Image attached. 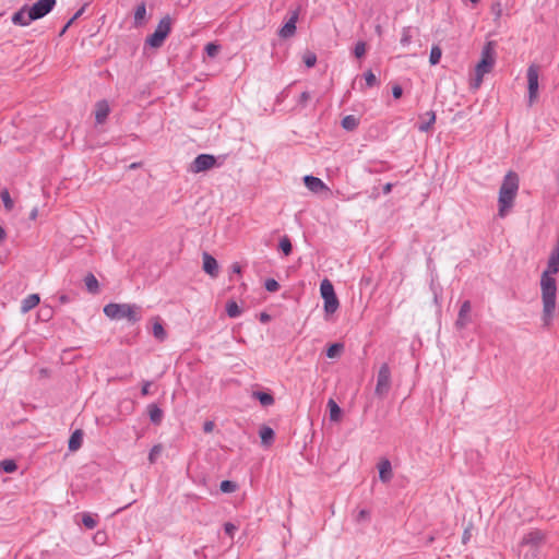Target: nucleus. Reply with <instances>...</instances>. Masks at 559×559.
I'll return each mask as SVG.
<instances>
[{
    "label": "nucleus",
    "mask_w": 559,
    "mask_h": 559,
    "mask_svg": "<svg viewBox=\"0 0 559 559\" xmlns=\"http://www.w3.org/2000/svg\"><path fill=\"white\" fill-rule=\"evenodd\" d=\"M519 175L515 171H508L499 189L498 212L503 217L513 207L515 197L519 190Z\"/></svg>",
    "instance_id": "nucleus-1"
},
{
    "label": "nucleus",
    "mask_w": 559,
    "mask_h": 559,
    "mask_svg": "<svg viewBox=\"0 0 559 559\" xmlns=\"http://www.w3.org/2000/svg\"><path fill=\"white\" fill-rule=\"evenodd\" d=\"M104 314L111 320L126 319L129 323L134 324L142 320V307L136 304H107Z\"/></svg>",
    "instance_id": "nucleus-2"
},
{
    "label": "nucleus",
    "mask_w": 559,
    "mask_h": 559,
    "mask_svg": "<svg viewBox=\"0 0 559 559\" xmlns=\"http://www.w3.org/2000/svg\"><path fill=\"white\" fill-rule=\"evenodd\" d=\"M173 20L169 15H165L158 22L153 34L146 37L145 44L152 48H159L163 46L165 39L171 32Z\"/></svg>",
    "instance_id": "nucleus-3"
},
{
    "label": "nucleus",
    "mask_w": 559,
    "mask_h": 559,
    "mask_svg": "<svg viewBox=\"0 0 559 559\" xmlns=\"http://www.w3.org/2000/svg\"><path fill=\"white\" fill-rule=\"evenodd\" d=\"M321 297L324 301L323 308L326 314H333L340 307L338 298L335 294L333 284L324 278L320 285Z\"/></svg>",
    "instance_id": "nucleus-4"
},
{
    "label": "nucleus",
    "mask_w": 559,
    "mask_h": 559,
    "mask_svg": "<svg viewBox=\"0 0 559 559\" xmlns=\"http://www.w3.org/2000/svg\"><path fill=\"white\" fill-rule=\"evenodd\" d=\"M495 60V41H487L483 47L481 57L479 62L476 64L475 72H479L480 75L489 73L493 68Z\"/></svg>",
    "instance_id": "nucleus-5"
},
{
    "label": "nucleus",
    "mask_w": 559,
    "mask_h": 559,
    "mask_svg": "<svg viewBox=\"0 0 559 559\" xmlns=\"http://www.w3.org/2000/svg\"><path fill=\"white\" fill-rule=\"evenodd\" d=\"M391 389V369L386 362H383L378 371L374 394L378 397H384Z\"/></svg>",
    "instance_id": "nucleus-6"
},
{
    "label": "nucleus",
    "mask_w": 559,
    "mask_h": 559,
    "mask_svg": "<svg viewBox=\"0 0 559 559\" xmlns=\"http://www.w3.org/2000/svg\"><path fill=\"white\" fill-rule=\"evenodd\" d=\"M217 158L211 154H200L191 163L189 170L193 174L206 171L215 166H219Z\"/></svg>",
    "instance_id": "nucleus-7"
},
{
    "label": "nucleus",
    "mask_w": 559,
    "mask_h": 559,
    "mask_svg": "<svg viewBox=\"0 0 559 559\" xmlns=\"http://www.w3.org/2000/svg\"><path fill=\"white\" fill-rule=\"evenodd\" d=\"M57 4V0H38L28 7L29 20H39L50 13Z\"/></svg>",
    "instance_id": "nucleus-8"
},
{
    "label": "nucleus",
    "mask_w": 559,
    "mask_h": 559,
    "mask_svg": "<svg viewBox=\"0 0 559 559\" xmlns=\"http://www.w3.org/2000/svg\"><path fill=\"white\" fill-rule=\"evenodd\" d=\"M527 90H528V106H532L538 98V67L531 64L526 72Z\"/></svg>",
    "instance_id": "nucleus-9"
},
{
    "label": "nucleus",
    "mask_w": 559,
    "mask_h": 559,
    "mask_svg": "<svg viewBox=\"0 0 559 559\" xmlns=\"http://www.w3.org/2000/svg\"><path fill=\"white\" fill-rule=\"evenodd\" d=\"M544 540L545 534L539 530H534L523 536L521 546H531L533 548V555H535V550L544 543Z\"/></svg>",
    "instance_id": "nucleus-10"
},
{
    "label": "nucleus",
    "mask_w": 559,
    "mask_h": 559,
    "mask_svg": "<svg viewBox=\"0 0 559 559\" xmlns=\"http://www.w3.org/2000/svg\"><path fill=\"white\" fill-rule=\"evenodd\" d=\"M471 310H472L471 301L469 300L463 301L460 307V310H459L457 319L455 321V326L459 330L464 329L471 322V318H469Z\"/></svg>",
    "instance_id": "nucleus-11"
},
{
    "label": "nucleus",
    "mask_w": 559,
    "mask_h": 559,
    "mask_svg": "<svg viewBox=\"0 0 559 559\" xmlns=\"http://www.w3.org/2000/svg\"><path fill=\"white\" fill-rule=\"evenodd\" d=\"M202 259L204 272L212 277H217L219 269L216 259L207 252H203Z\"/></svg>",
    "instance_id": "nucleus-12"
},
{
    "label": "nucleus",
    "mask_w": 559,
    "mask_h": 559,
    "mask_svg": "<svg viewBox=\"0 0 559 559\" xmlns=\"http://www.w3.org/2000/svg\"><path fill=\"white\" fill-rule=\"evenodd\" d=\"M11 21L13 24L20 26H27L31 22H33L34 20H29L28 5L25 4L19 11H16L12 15Z\"/></svg>",
    "instance_id": "nucleus-13"
},
{
    "label": "nucleus",
    "mask_w": 559,
    "mask_h": 559,
    "mask_svg": "<svg viewBox=\"0 0 559 559\" xmlns=\"http://www.w3.org/2000/svg\"><path fill=\"white\" fill-rule=\"evenodd\" d=\"M110 108L106 100H99L95 105V120L97 124H103L108 115H109Z\"/></svg>",
    "instance_id": "nucleus-14"
},
{
    "label": "nucleus",
    "mask_w": 559,
    "mask_h": 559,
    "mask_svg": "<svg viewBox=\"0 0 559 559\" xmlns=\"http://www.w3.org/2000/svg\"><path fill=\"white\" fill-rule=\"evenodd\" d=\"M379 478L382 483H389L393 477L392 465L388 459H383L378 464Z\"/></svg>",
    "instance_id": "nucleus-15"
},
{
    "label": "nucleus",
    "mask_w": 559,
    "mask_h": 559,
    "mask_svg": "<svg viewBox=\"0 0 559 559\" xmlns=\"http://www.w3.org/2000/svg\"><path fill=\"white\" fill-rule=\"evenodd\" d=\"M297 14L295 13L278 31V35L283 38L293 36L296 32Z\"/></svg>",
    "instance_id": "nucleus-16"
},
{
    "label": "nucleus",
    "mask_w": 559,
    "mask_h": 559,
    "mask_svg": "<svg viewBox=\"0 0 559 559\" xmlns=\"http://www.w3.org/2000/svg\"><path fill=\"white\" fill-rule=\"evenodd\" d=\"M305 186L312 192H319L325 188V185L320 178H317L311 175H307L304 177Z\"/></svg>",
    "instance_id": "nucleus-17"
},
{
    "label": "nucleus",
    "mask_w": 559,
    "mask_h": 559,
    "mask_svg": "<svg viewBox=\"0 0 559 559\" xmlns=\"http://www.w3.org/2000/svg\"><path fill=\"white\" fill-rule=\"evenodd\" d=\"M147 413L150 416V420L153 425H160L164 418V412L158 407L157 404L152 403L147 406Z\"/></svg>",
    "instance_id": "nucleus-18"
},
{
    "label": "nucleus",
    "mask_w": 559,
    "mask_h": 559,
    "mask_svg": "<svg viewBox=\"0 0 559 559\" xmlns=\"http://www.w3.org/2000/svg\"><path fill=\"white\" fill-rule=\"evenodd\" d=\"M40 301L38 294H31L25 297L21 302V312L26 313L35 308Z\"/></svg>",
    "instance_id": "nucleus-19"
},
{
    "label": "nucleus",
    "mask_w": 559,
    "mask_h": 559,
    "mask_svg": "<svg viewBox=\"0 0 559 559\" xmlns=\"http://www.w3.org/2000/svg\"><path fill=\"white\" fill-rule=\"evenodd\" d=\"M423 118H426V120L418 124V130L420 132H428L436 122V112L433 110H429L425 115L420 116V119Z\"/></svg>",
    "instance_id": "nucleus-20"
},
{
    "label": "nucleus",
    "mask_w": 559,
    "mask_h": 559,
    "mask_svg": "<svg viewBox=\"0 0 559 559\" xmlns=\"http://www.w3.org/2000/svg\"><path fill=\"white\" fill-rule=\"evenodd\" d=\"M146 16V4L144 1L139 3L134 11V26L139 27L144 24Z\"/></svg>",
    "instance_id": "nucleus-21"
},
{
    "label": "nucleus",
    "mask_w": 559,
    "mask_h": 559,
    "mask_svg": "<svg viewBox=\"0 0 559 559\" xmlns=\"http://www.w3.org/2000/svg\"><path fill=\"white\" fill-rule=\"evenodd\" d=\"M83 441V432L82 430H75L69 439L68 448L70 451H76L81 448Z\"/></svg>",
    "instance_id": "nucleus-22"
},
{
    "label": "nucleus",
    "mask_w": 559,
    "mask_h": 559,
    "mask_svg": "<svg viewBox=\"0 0 559 559\" xmlns=\"http://www.w3.org/2000/svg\"><path fill=\"white\" fill-rule=\"evenodd\" d=\"M253 397L257 399L260 402V404L264 407L271 406L275 402L273 395L264 391H254Z\"/></svg>",
    "instance_id": "nucleus-23"
},
{
    "label": "nucleus",
    "mask_w": 559,
    "mask_h": 559,
    "mask_svg": "<svg viewBox=\"0 0 559 559\" xmlns=\"http://www.w3.org/2000/svg\"><path fill=\"white\" fill-rule=\"evenodd\" d=\"M84 284L86 286V289L91 294H98L99 293V284L97 278L93 273H87L84 277Z\"/></svg>",
    "instance_id": "nucleus-24"
},
{
    "label": "nucleus",
    "mask_w": 559,
    "mask_h": 559,
    "mask_svg": "<svg viewBox=\"0 0 559 559\" xmlns=\"http://www.w3.org/2000/svg\"><path fill=\"white\" fill-rule=\"evenodd\" d=\"M259 435H260L261 442L263 445H270L273 442L274 437H275L274 430L269 426H263L260 429Z\"/></svg>",
    "instance_id": "nucleus-25"
},
{
    "label": "nucleus",
    "mask_w": 559,
    "mask_h": 559,
    "mask_svg": "<svg viewBox=\"0 0 559 559\" xmlns=\"http://www.w3.org/2000/svg\"><path fill=\"white\" fill-rule=\"evenodd\" d=\"M328 407H329V412H330V420L338 421L341 419L342 409L337 405V403L333 399H330L328 402Z\"/></svg>",
    "instance_id": "nucleus-26"
},
{
    "label": "nucleus",
    "mask_w": 559,
    "mask_h": 559,
    "mask_svg": "<svg viewBox=\"0 0 559 559\" xmlns=\"http://www.w3.org/2000/svg\"><path fill=\"white\" fill-rule=\"evenodd\" d=\"M343 129L347 130V131H353L355 130L358 124H359V119L356 118L355 116L353 115H347L345 116L343 119H342V122H341Z\"/></svg>",
    "instance_id": "nucleus-27"
},
{
    "label": "nucleus",
    "mask_w": 559,
    "mask_h": 559,
    "mask_svg": "<svg viewBox=\"0 0 559 559\" xmlns=\"http://www.w3.org/2000/svg\"><path fill=\"white\" fill-rule=\"evenodd\" d=\"M226 313L229 318H237L242 313V310L235 300H228L226 302Z\"/></svg>",
    "instance_id": "nucleus-28"
},
{
    "label": "nucleus",
    "mask_w": 559,
    "mask_h": 559,
    "mask_svg": "<svg viewBox=\"0 0 559 559\" xmlns=\"http://www.w3.org/2000/svg\"><path fill=\"white\" fill-rule=\"evenodd\" d=\"M278 249L285 257H288L292 253L293 245L288 236L285 235L280 239Z\"/></svg>",
    "instance_id": "nucleus-29"
},
{
    "label": "nucleus",
    "mask_w": 559,
    "mask_h": 559,
    "mask_svg": "<svg viewBox=\"0 0 559 559\" xmlns=\"http://www.w3.org/2000/svg\"><path fill=\"white\" fill-rule=\"evenodd\" d=\"M153 335L160 342L167 337V333L157 318L153 324Z\"/></svg>",
    "instance_id": "nucleus-30"
},
{
    "label": "nucleus",
    "mask_w": 559,
    "mask_h": 559,
    "mask_svg": "<svg viewBox=\"0 0 559 559\" xmlns=\"http://www.w3.org/2000/svg\"><path fill=\"white\" fill-rule=\"evenodd\" d=\"M344 349V345L342 343H333L326 349V357L335 358L341 355Z\"/></svg>",
    "instance_id": "nucleus-31"
},
{
    "label": "nucleus",
    "mask_w": 559,
    "mask_h": 559,
    "mask_svg": "<svg viewBox=\"0 0 559 559\" xmlns=\"http://www.w3.org/2000/svg\"><path fill=\"white\" fill-rule=\"evenodd\" d=\"M442 50L438 45H433L430 50L429 62L431 66H436L440 62Z\"/></svg>",
    "instance_id": "nucleus-32"
},
{
    "label": "nucleus",
    "mask_w": 559,
    "mask_h": 559,
    "mask_svg": "<svg viewBox=\"0 0 559 559\" xmlns=\"http://www.w3.org/2000/svg\"><path fill=\"white\" fill-rule=\"evenodd\" d=\"M87 4H84L81 9H79L74 15L66 23V25L62 27V29L59 33V36H63L67 32V29L74 23L75 20H78L85 11Z\"/></svg>",
    "instance_id": "nucleus-33"
},
{
    "label": "nucleus",
    "mask_w": 559,
    "mask_h": 559,
    "mask_svg": "<svg viewBox=\"0 0 559 559\" xmlns=\"http://www.w3.org/2000/svg\"><path fill=\"white\" fill-rule=\"evenodd\" d=\"M238 488V485L233 480H223L219 485V489L224 493L235 492Z\"/></svg>",
    "instance_id": "nucleus-34"
},
{
    "label": "nucleus",
    "mask_w": 559,
    "mask_h": 559,
    "mask_svg": "<svg viewBox=\"0 0 559 559\" xmlns=\"http://www.w3.org/2000/svg\"><path fill=\"white\" fill-rule=\"evenodd\" d=\"M0 467L4 473H14L17 469V464L14 460H3L0 462Z\"/></svg>",
    "instance_id": "nucleus-35"
},
{
    "label": "nucleus",
    "mask_w": 559,
    "mask_h": 559,
    "mask_svg": "<svg viewBox=\"0 0 559 559\" xmlns=\"http://www.w3.org/2000/svg\"><path fill=\"white\" fill-rule=\"evenodd\" d=\"M82 523L88 530H93L97 525L96 519L91 513L86 512L82 514Z\"/></svg>",
    "instance_id": "nucleus-36"
},
{
    "label": "nucleus",
    "mask_w": 559,
    "mask_h": 559,
    "mask_svg": "<svg viewBox=\"0 0 559 559\" xmlns=\"http://www.w3.org/2000/svg\"><path fill=\"white\" fill-rule=\"evenodd\" d=\"M0 198L3 202V205L4 207L8 210V211H11L14 206V203H13V200L11 199L10 197V193L8 191V189H3L1 192H0Z\"/></svg>",
    "instance_id": "nucleus-37"
},
{
    "label": "nucleus",
    "mask_w": 559,
    "mask_h": 559,
    "mask_svg": "<svg viewBox=\"0 0 559 559\" xmlns=\"http://www.w3.org/2000/svg\"><path fill=\"white\" fill-rule=\"evenodd\" d=\"M412 27L411 26H406V27H403L402 29V36H401V45L402 46H408L412 41Z\"/></svg>",
    "instance_id": "nucleus-38"
},
{
    "label": "nucleus",
    "mask_w": 559,
    "mask_h": 559,
    "mask_svg": "<svg viewBox=\"0 0 559 559\" xmlns=\"http://www.w3.org/2000/svg\"><path fill=\"white\" fill-rule=\"evenodd\" d=\"M302 61L307 68H312L317 63V56L312 51H307L302 57Z\"/></svg>",
    "instance_id": "nucleus-39"
},
{
    "label": "nucleus",
    "mask_w": 559,
    "mask_h": 559,
    "mask_svg": "<svg viewBox=\"0 0 559 559\" xmlns=\"http://www.w3.org/2000/svg\"><path fill=\"white\" fill-rule=\"evenodd\" d=\"M162 451H163L162 444H155L151 449V451L148 453V461H150L151 464L156 462V460H157L158 455L162 453Z\"/></svg>",
    "instance_id": "nucleus-40"
},
{
    "label": "nucleus",
    "mask_w": 559,
    "mask_h": 559,
    "mask_svg": "<svg viewBox=\"0 0 559 559\" xmlns=\"http://www.w3.org/2000/svg\"><path fill=\"white\" fill-rule=\"evenodd\" d=\"M264 287L270 293H275L280 289V284L274 278H267L264 283Z\"/></svg>",
    "instance_id": "nucleus-41"
},
{
    "label": "nucleus",
    "mask_w": 559,
    "mask_h": 559,
    "mask_svg": "<svg viewBox=\"0 0 559 559\" xmlns=\"http://www.w3.org/2000/svg\"><path fill=\"white\" fill-rule=\"evenodd\" d=\"M219 49H221V46L217 44H214V43H209L205 46V51H206L207 56L212 57V58L217 56Z\"/></svg>",
    "instance_id": "nucleus-42"
},
{
    "label": "nucleus",
    "mask_w": 559,
    "mask_h": 559,
    "mask_svg": "<svg viewBox=\"0 0 559 559\" xmlns=\"http://www.w3.org/2000/svg\"><path fill=\"white\" fill-rule=\"evenodd\" d=\"M366 53V43L358 41L354 48V55L356 58H361Z\"/></svg>",
    "instance_id": "nucleus-43"
},
{
    "label": "nucleus",
    "mask_w": 559,
    "mask_h": 559,
    "mask_svg": "<svg viewBox=\"0 0 559 559\" xmlns=\"http://www.w3.org/2000/svg\"><path fill=\"white\" fill-rule=\"evenodd\" d=\"M365 80H366V84L368 86H373L378 83L377 81V78L376 75L372 73L371 70H368L366 73H365Z\"/></svg>",
    "instance_id": "nucleus-44"
},
{
    "label": "nucleus",
    "mask_w": 559,
    "mask_h": 559,
    "mask_svg": "<svg viewBox=\"0 0 559 559\" xmlns=\"http://www.w3.org/2000/svg\"><path fill=\"white\" fill-rule=\"evenodd\" d=\"M224 531L226 535H228L230 538H234V534L237 531V526L230 522H226L224 524Z\"/></svg>",
    "instance_id": "nucleus-45"
},
{
    "label": "nucleus",
    "mask_w": 559,
    "mask_h": 559,
    "mask_svg": "<svg viewBox=\"0 0 559 559\" xmlns=\"http://www.w3.org/2000/svg\"><path fill=\"white\" fill-rule=\"evenodd\" d=\"M370 512L366 509L360 510L356 515V522L369 521Z\"/></svg>",
    "instance_id": "nucleus-46"
},
{
    "label": "nucleus",
    "mask_w": 559,
    "mask_h": 559,
    "mask_svg": "<svg viewBox=\"0 0 559 559\" xmlns=\"http://www.w3.org/2000/svg\"><path fill=\"white\" fill-rule=\"evenodd\" d=\"M152 383H153L152 381H143L142 389H141V394L143 396L151 394L150 388H151Z\"/></svg>",
    "instance_id": "nucleus-47"
},
{
    "label": "nucleus",
    "mask_w": 559,
    "mask_h": 559,
    "mask_svg": "<svg viewBox=\"0 0 559 559\" xmlns=\"http://www.w3.org/2000/svg\"><path fill=\"white\" fill-rule=\"evenodd\" d=\"M310 99V94L308 92H302L299 96L298 104L305 107Z\"/></svg>",
    "instance_id": "nucleus-48"
},
{
    "label": "nucleus",
    "mask_w": 559,
    "mask_h": 559,
    "mask_svg": "<svg viewBox=\"0 0 559 559\" xmlns=\"http://www.w3.org/2000/svg\"><path fill=\"white\" fill-rule=\"evenodd\" d=\"M392 95H393V97H394L395 99L401 98V97H402V95H403V88H402V86H400V85H397V84H396V85H394V86L392 87Z\"/></svg>",
    "instance_id": "nucleus-49"
},
{
    "label": "nucleus",
    "mask_w": 559,
    "mask_h": 559,
    "mask_svg": "<svg viewBox=\"0 0 559 559\" xmlns=\"http://www.w3.org/2000/svg\"><path fill=\"white\" fill-rule=\"evenodd\" d=\"M214 427H215L214 421H212V420H206V421L203 424V431H204L205 433H210V432H212V431H213Z\"/></svg>",
    "instance_id": "nucleus-50"
},
{
    "label": "nucleus",
    "mask_w": 559,
    "mask_h": 559,
    "mask_svg": "<svg viewBox=\"0 0 559 559\" xmlns=\"http://www.w3.org/2000/svg\"><path fill=\"white\" fill-rule=\"evenodd\" d=\"M475 75H476L475 82L472 85H473V87L477 88V87H479L480 83L483 82L484 75H480L479 72H475Z\"/></svg>",
    "instance_id": "nucleus-51"
},
{
    "label": "nucleus",
    "mask_w": 559,
    "mask_h": 559,
    "mask_svg": "<svg viewBox=\"0 0 559 559\" xmlns=\"http://www.w3.org/2000/svg\"><path fill=\"white\" fill-rule=\"evenodd\" d=\"M471 538V532L468 530H465L462 535V543L466 544Z\"/></svg>",
    "instance_id": "nucleus-52"
},
{
    "label": "nucleus",
    "mask_w": 559,
    "mask_h": 559,
    "mask_svg": "<svg viewBox=\"0 0 559 559\" xmlns=\"http://www.w3.org/2000/svg\"><path fill=\"white\" fill-rule=\"evenodd\" d=\"M231 270L234 273H237V274H240L241 273V266L239 263L235 262L233 265H231Z\"/></svg>",
    "instance_id": "nucleus-53"
},
{
    "label": "nucleus",
    "mask_w": 559,
    "mask_h": 559,
    "mask_svg": "<svg viewBox=\"0 0 559 559\" xmlns=\"http://www.w3.org/2000/svg\"><path fill=\"white\" fill-rule=\"evenodd\" d=\"M104 538H105V534H104V533H99V532H98V533L95 535V537H94V539H95L97 543H99V544H103Z\"/></svg>",
    "instance_id": "nucleus-54"
},
{
    "label": "nucleus",
    "mask_w": 559,
    "mask_h": 559,
    "mask_svg": "<svg viewBox=\"0 0 559 559\" xmlns=\"http://www.w3.org/2000/svg\"><path fill=\"white\" fill-rule=\"evenodd\" d=\"M392 187H393V185H392V183H390V182L385 183V185H384V187H383V193H384V194L390 193V192H391V190H392Z\"/></svg>",
    "instance_id": "nucleus-55"
},
{
    "label": "nucleus",
    "mask_w": 559,
    "mask_h": 559,
    "mask_svg": "<svg viewBox=\"0 0 559 559\" xmlns=\"http://www.w3.org/2000/svg\"><path fill=\"white\" fill-rule=\"evenodd\" d=\"M269 320H270V316H269L267 313L262 312V313L260 314V321H261V322H267Z\"/></svg>",
    "instance_id": "nucleus-56"
},
{
    "label": "nucleus",
    "mask_w": 559,
    "mask_h": 559,
    "mask_svg": "<svg viewBox=\"0 0 559 559\" xmlns=\"http://www.w3.org/2000/svg\"><path fill=\"white\" fill-rule=\"evenodd\" d=\"M7 237V233L4 228L0 225V242L3 241Z\"/></svg>",
    "instance_id": "nucleus-57"
},
{
    "label": "nucleus",
    "mask_w": 559,
    "mask_h": 559,
    "mask_svg": "<svg viewBox=\"0 0 559 559\" xmlns=\"http://www.w3.org/2000/svg\"><path fill=\"white\" fill-rule=\"evenodd\" d=\"M45 316L50 318V316H51V308H47V310L45 312Z\"/></svg>",
    "instance_id": "nucleus-58"
},
{
    "label": "nucleus",
    "mask_w": 559,
    "mask_h": 559,
    "mask_svg": "<svg viewBox=\"0 0 559 559\" xmlns=\"http://www.w3.org/2000/svg\"><path fill=\"white\" fill-rule=\"evenodd\" d=\"M60 301H61V302H67V301H68V297H67V296H64V295H62V296L60 297Z\"/></svg>",
    "instance_id": "nucleus-59"
},
{
    "label": "nucleus",
    "mask_w": 559,
    "mask_h": 559,
    "mask_svg": "<svg viewBox=\"0 0 559 559\" xmlns=\"http://www.w3.org/2000/svg\"><path fill=\"white\" fill-rule=\"evenodd\" d=\"M473 3H477L479 0H469Z\"/></svg>",
    "instance_id": "nucleus-60"
}]
</instances>
